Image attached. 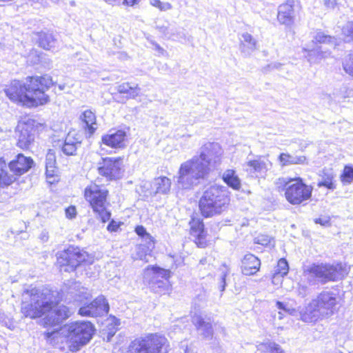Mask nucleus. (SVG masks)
I'll return each mask as SVG.
<instances>
[{"label": "nucleus", "instance_id": "f3484780", "mask_svg": "<svg viewBox=\"0 0 353 353\" xmlns=\"http://www.w3.org/2000/svg\"><path fill=\"white\" fill-rule=\"evenodd\" d=\"M192 323L196 327L199 335L205 339H212L214 330L212 327V319L203 315H194L192 317Z\"/></svg>", "mask_w": 353, "mask_h": 353}, {"label": "nucleus", "instance_id": "0e129e2a", "mask_svg": "<svg viewBox=\"0 0 353 353\" xmlns=\"http://www.w3.org/2000/svg\"><path fill=\"white\" fill-rule=\"evenodd\" d=\"M207 263V259L204 258L200 260L199 265H205Z\"/></svg>", "mask_w": 353, "mask_h": 353}, {"label": "nucleus", "instance_id": "8fccbe9b", "mask_svg": "<svg viewBox=\"0 0 353 353\" xmlns=\"http://www.w3.org/2000/svg\"><path fill=\"white\" fill-rule=\"evenodd\" d=\"M223 267L225 268V270L222 271V274L220 277V283H219V289L221 292H223L225 289V287H226L225 279H226V276H227V275L228 274V271H229V270L225 265H223Z\"/></svg>", "mask_w": 353, "mask_h": 353}, {"label": "nucleus", "instance_id": "09e8293b", "mask_svg": "<svg viewBox=\"0 0 353 353\" xmlns=\"http://www.w3.org/2000/svg\"><path fill=\"white\" fill-rule=\"evenodd\" d=\"M296 293L300 297L305 298L310 294V289L305 285L299 284Z\"/></svg>", "mask_w": 353, "mask_h": 353}, {"label": "nucleus", "instance_id": "c03bdc74", "mask_svg": "<svg viewBox=\"0 0 353 353\" xmlns=\"http://www.w3.org/2000/svg\"><path fill=\"white\" fill-rule=\"evenodd\" d=\"M343 68L347 74L353 76V59L350 54L343 61Z\"/></svg>", "mask_w": 353, "mask_h": 353}, {"label": "nucleus", "instance_id": "5701e85b", "mask_svg": "<svg viewBox=\"0 0 353 353\" xmlns=\"http://www.w3.org/2000/svg\"><path fill=\"white\" fill-rule=\"evenodd\" d=\"M81 146V140L79 137H74L69 133L65 137L61 146V151L67 156L77 154V150Z\"/></svg>", "mask_w": 353, "mask_h": 353}, {"label": "nucleus", "instance_id": "473e14b6", "mask_svg": "<svg viewBox=\"0 0 353 353\" xmlns=\"http://www.w3.org/2000/svg\"><path fill=\"white\" fill-rule=\"evenodd\" d=\"M304 50L307 51V57L310 63H316L322 59L328 57L331 54L329 50H323L322 47L308 50L304 48Z\"/></svg>", "mask_w": 353, "mask_h": 353}, {"label": "nucleus", "instance_id": "774afa93", "mask_svg": "<svg viewBox=\"0 0 353 353\" xmlns=\"http://www.w3.org/2000/svg\"><path fill=\"white\" fill-rule=\"evenodd\" d=\"M64 88H65V85H64V84H63V85H59V89L60 90H64Z\"/></svg>", "mask_w": 353, "mask_h": 353}, {"label": "nucleus", "instance_id": "2f4dec72", "mask_svg": "<svg viewBox=\"0 0 353 353\" xmlns=\"http://www.w3.org/2000/svg\"><path fill=\"white\" fill-rule=\"evenodd\" d=\"M279 160L282 166L307 163V159L305 156L291 155L288 153H281L279 157Z\"/></svg>", "mask_w": 353, "mask_h": 353}, {"label": "nucleus", "instance_id": "423d86ee", "mask_svg": "<svg viewBox=\"0 0 353 353\" xmlns=\"http://www.w3.org/2000/svg\"><path fill=\"white\" fill-rule=\"evenodd\" d=\"M275 185L279 191L285 192L286 200L292 205H300L310 199L313 188L305 184L301 177H280Z\"/></svg>", "mask_w": 353, "mask_h": 353}, {"label": "nucleus", "instance_id": "ea45409f", "mask_svg": "<svg viewBox=\"0 0 353 353\" xmlns=\"http://www.w3.org/2000/svg\"><path fill=\"white\" fill-rule=\"evenodd\" d=\"M135 232L141 238V242H155L154 239L146 231L143 225H137Z\"/></svg>", "mask_w": 353, "mask_h": 353}, {"label": "nucleus", "instance_id": "49530a36", "mask_svg": "<svg viewBox=\"0 0 353 353\" xmlns=\"http://www.w3.org/2000/svg\"><path fill=\"white\" fill-rule=\"evenodd\" d=\"M277 343L275 342H272L270 341H267L265 342L261 343L257 345L258 350L261 352H272V350L275 347Z\"/></svg>", "mask_w": 353, "mask_h": 353}, {"label": "nucleus", "instance_id": "4be33fe9", "mask_svg": "<svg viewBox=\"0 0 353 353\" xmlns=\"http://www.w3.org/2000/svg\"><path fill=\"white\" fill-rule=\"evenodd\" d=\"M260 260L252 254H247L242 260L241 270L245 275H254L260 268Z\"/></svg>", "mask_w": 353, "mask_h": 353}, {"label": "nucleus", "instance_id": "13d9d810", "mask_svg": "<svg viewBox=\"0 0 353 353\" xmlns=\"http://www.w3.org/2000/svg\"><path fill=\"white\" fill-rule=\"evenodd\" d=\"M271 353H285V352L279 344H276V345L272 350Z\"/></svg>", "mask_w": 353, "mask_h": 353}, {"label": "nucleus", "instance_id": "de8ad7c7", "mask_svg": "<svg viewBox=\"0 0 353 353\" xmlns=\"http://www.w3.org/2000/svg\"><path fill=\"white\" fill-rule=\"evenodd\" d=\"M150 3L153 6L158 8L161 11H166L172 9V5L170 3H163L161 2L160 0H150Z\"/></svg>", "mask_w": 353, "mask_h": 353}, {"label": "nucleus", "instance_id": "412c9836", "mask_svg": "<svg viewBox=\"0 0 353 353\" xmlns=\"http://www.w3.org/2000/svg\"><path fill=\"white\" fill-rule=\"evenodd\" d=\"M126 138V133L124 130H118L110 131L108 134L102 137L103 143L112 148H122Z\"/></svg>", "mask_w": 353, "mask_h": 353}, {"label": "nucleus", "instance_id": "e2e57ef3", "mask_svg": "<svg viewBox=\"0 0 353 353\" xmlns=\"http://www.w3.org/2000/svg\"><path fill=\"white\" fill-rule=\"evenodd\" d=\"M281 66V64L280 63H274L269 65L270 68H276V69H278Z\"/></svg>", "mask_w": 353, "mask_h": 353}, {"label": "nucleus", "instance_id": "cd10ccee", "mask_svg": "<svg viewBox=\"0 0 353 353\" xmlns=\"http://www.w3.org/2000/svg\"><path fill=\"white\" fill-rule=\"evenodd\" d=\"M240 49L245 56L250 55L256 48V40L249 33L245 32L240 38Z\"/></svg>", "mask_w": 353, "mask_h": 353}, {"label": "nucleus", "instance_id": "864d4df0", "mask_svg": "<svg viewBox=\"0 0 353 353\" xmlns=\"http://www.w3.org/2000/svg\"><path fill=\"white\" fill-rule=\"evenodd\" d=\"M39 239L43 242V243H46L48 241L49 239V232L48 231H47V230L44 229L43 230L39 236Z\"/></svg>", "mask_w": 353, "mask_h": 353}, {"label": "nucleus", "instance_id": "b1692460", "mask_svg": "<svg viewBox=\"0 0 353 353\" xmlns=\"http://www.w3.org/2000/svg\"><path fill=\"white\" fill-rule=\"evenodd\" d=\"M298 315L300 316L303 321L306 323L316 321L318 319L321 317V314L319 313L318 309L312 300L305 308L298 311Z\"/></svg>", "mask_w": 353, "mask_h": 353}, {"label": "nucleus", "instance_id": "1a4fd4ad", "mask_svg": "<svg viewBox=\"0 0 353 353\" xmlns=\"http://www.w3.org/2000/svg\"><path fill=\"white\" fill-rule=\"evenodd\" d=\"M168 340L158 334H150L144 338L137 339L131 343V353H167Z\"/></svg>", "mask_w": 353, "mask_h": 353}, {"label": "nucleus", "instance_id": "ddd939ff", "mask_svg": "<svg viewBox=\"0 0 353 353\" xmlns=\"http://www.w3.org/2000/svg\"><path fill=\"white\" fill-rule=\"evenodd\" d=\"M97 171L99 175L107 181H114L122 177L123 159L121 157H102L97 163Z\"/></svg>", "mask_w": 353, "mask_h": 353}, {"label": "nucleus", "instance_id": "37998d69", "mask_svg": "<svg viewBox=\"0 0 353 353\" xmlns=\"http://www.w3.org/2000/svg\"><path fill=\"white\" fill-rule=\"evenodd\" d=\"M332 180L333 176L332 175H325V176L323 177L321 181H319L317 185L319 188L325 187L329 190H334L336 187Z\"/></svg>", "mask_w": 353, "mask_h": 353}, {"label": "nucleus", "instance_id": "052dcab7", "mask_svg": "<svg viewBox=\"0 0 353 353\" xmlns=\"http://www.w3.org/2000/svg\"><path fill=\"white\" fill-rule=\"evenodd\" d=\"M103 1L110 5H115V4L122 3V0H103Z\"/></svg>", "mask_w": 353, "mask_h": 353}, {"label": "nucleus", "instance_id": "aec40b11", "mask_svg": "<svg viewBox=\"0 0 353 353\" xmlns=\"http://www.w3.org/2000/svg\"><path fill=\"white\" fill-rule=\"evenodd\" d=\"M294 6V0H288L279 6L277 19L281 24L290 26L294 22L295 17Z\"/></svg>", "mask_w": 353, "mask_h": 353}, {"label": "nucleus", "instance_id": "a211bd4d", "mask_svg": "<svg viewBox=\"0 0 353 353\" xmlns=\"http://www.w3.org/2000/svg\"><path fill=\"white\" fill-rule=\"evenodd\" d=\"M8 165L11 172L17 176H21L30 170L34 165V161L31 157H26L23 154H19Z\"/></svg>", "mask_w": 353, "mask_h": 353}, {"label": "nucleus", "instance_id": "338daca9", "mask_svg": "<svg viewBox=\"0 0 353 353\" xmlns=\"http://www.w3.org/2000/svg\"><path fill=\"white\" fill-rule=\"evenodd\" d=\"M280 277H281V275H279L278 277L275 279V281H274L275 282L273 283L274 284H277L279 283V281Z\"/></svg>", "mask_w": 353, "mask_h": 353}, {"label": "nucleus", "instance_id": "a19ab883", "mask_svg": "<svg viewBox=\"0 0 353 353\" xmlns=\"http://www.w3.org/2000/svg\"><path fill=\"white\" fill-rule=\"evenodd\" d=\"M342 34L345 43L351 42L353 40V22H348L343 27Z\"/></svg>", "mask_w": 353, "mask_h": 353}, {"label": "nucleus", "instance_id": "a878e982", "mask_svg": "<svg viewBox=\"0 0 353 353\" xmlns=\"http://www.w3.org/2000/svg\"><path fill=\"white\" fill-rule=\"evenodd\" d=\"M9 165L7 166L5 161L0 159V186H8L17 180L18 176L13 172L10 173Z\"/></svg>", "mask_w": 353, "mask_h": 353}, {"label": "nucleus", "instance_id": "f257e3e1", "mask_svg": "<svg viewBox=\"0 0 353 353\" xmlns=\"http://www.w3.org/2000/svg\"><path fill=\"white\" fill-rule=\"evenodd\" d=\"M21 296V312L26 317L34 319L47 313L44 318L45 323L55 326L70 316L66 306L58 305L62 296L57 290L30 288L25 289Z\"/></svg>", "mask_w": 353, "mask_h": 353}, {"label": "nucleus", "instance_id": "4468645a", "mask_svg": "<svg viewBox=\"0 0 353 353\" xmlns=\"http://www.w3.org/2000/svg\"><path fill=\"white\" fill-rule=\"evenodd\" d=\"M321 318L332 315L336 310V294L331 292H322L316 299H312Z\"/></svg>", "mask_w": 353, "mask_h": 353}, {"label": "nucleus", "instance_id": "7ed1b4c3", "mask_svg": "<svg viewBox=\"0 0 353 353\" xmlns=\"http://www.w3.org/2000/svg\"><path fill=\"white\" fill-rule=\"evenodd\" d=\"M52 85V80L47 75L28 77L26 82L12 81L5 92L13 102L28 107L37 106L48 101L49 97L45 92Z\"/></svg>", "mask_w": 353, "mask_h": 353}, {"label": "nucleus", "instance_id": "2eb2a0df", "mask_svg": "<svg viewBox=\"0 0 353 353\" xmlns=\"http://www.w3.org/2000/svg\"><path fill=\"white\" fill-rule=\"evenodd\" d=\"M271 165V162L267 158L257 157L255 159L245 162L243 164V169L248 174L258 177L264 176Z\"/></svg>", "mask_w": 353, "mask_h": 353}, {"label": "nucleus", "instance_id": "f8f14e48", "mask_svg": "<svg viewBox=\"0 0 353 353\" xmlns=\"http://www.w3.org/2000/svg\"><path fill=\"white\" fill-rule=\"evenodd\" d=\"M304 275L307 276L310 283L316 281L326 283L341 278L342 272L336 267L330 264H312L304 270Z\"/></svg>", "mask_w": 353, "mask_h": 353}, {"label": "nucleus", "instance_id": "58836bf2", "mask_svg": "<svg viewBox=\"0 0 353 353\" xmlns=\"http://www.w3.org/2000/svg\"><path fill=\"white\" fill-rule=\"evenodd\" d=\"M341 180L343 185L350 184L353 181V166L345 165L341 175Z\"/></svg>", "mask_w": 353, "mask_h": 353}, {"label": "nucleus", "instance_id": "4c0bfd02", "mask_svg": "<svg viewBox=\"0 0 353 353\" xmlns=\"http://www.w3.org/2000/svg\"><path fill=\"white\" fill-rule=\"evenodd\" d=\"M314 39L316 42L319 43H328L331 45L333 48H335L337 46L336 39L330 35L325 34L322 32H317Z\"/></svg>", "mask_w": 353, "mask_h": 353}, {"label": "nucleus", "instance_id": "6e6552de", "mask_svg": "<svg viewBox=\"0 0 353 353\" xmlns=\"http://www.w3.org/2000/svg\"><path fill=\"white\" fill-rule=\"evenodd\" d=\"M108 194L106 188L96 183L90 184L84 190L85 199L103 223L107 222L111 217V212L105 207Z\"/></svg>", "mask_w": 353, "mask_h": 353}, {"label": "nucleus", "instance_id": "c9c22d12", "mask_svg": "<svg viewBox=\"0 0 353 353\" xmlns=\"http://www.w3.org/2000/svg\"><path fill=\"white\" fill-rule=\"evenodd\" d=\"M276 305L279 310L281 311L278 313V318L279 319H282L284 315L290 314L291 316H298V310L295 308L290 306L288 304L285 303L281 301H276Z\"/></svg>", "mask_w": 353, "mask_h": 353}, {"label": "nucleus", "instance_id": "f03ea898", "mask_svg": "<svg viewBox=\"0 0 353 353\" xmlns=\"http://www.w3.org/2000/svg\"><path fill=\"white\" fill-rule=\"evenodd\" d=\"M222 154V148L218 143L203 144L196 155L181 164L178 185L183 189H190L208 180L210 174L220 166Z\"/></svg>", "mask_w": 353, "mask_h": 353}, {"label": "nucleus", "instance_id": "69168bd1", "mask_svg": "<svg viewBox=\"0 0 353 353\" xmlns=\"http://www.w3.org/2000/svg\"><path fill=\"white\" fill-rule=\"evenodd\" d=\"M54 334V332H48L46 333V335L47 338H50Z\"/></svg>", "mask_w": 353, "mask_h": 353}, {"label": "nucleus", "instance_id": "393cba45", "mask_svg": "<svg viewBox=\"0 0 353 353\" xmlns=\"http://www.w3.org/2000/svg\"><path fill=\"white\" fill-rule=\"evenodd\" d=\"M81 119L83 121V128L86 134L90 137L94 133L97 128L95 114L91 110H87L81 115Z\"/></svg>", "mask_w": 353, "mask_h": 353}, {"label": "nucleus", "instance_id": "7c9ffc66", "mask_svg": "<svg viewBox=\"0 0 353 353\" xmlns=\"http://www.w3.org/2000/svg\"><path fill=\"white\" fill-rule=\"evenodd\" d=\"M223 181L231 188L238 190L241 187V181L234 170H226L222 176Z\"/></svg>", "mask_w": 353, "mask_h": 353}, {"label": "nucleus", "instance_id": "6e6d98bb", "mask_svg": "<svg viewBox=\"0 0 353 353\" xmlns=\"http://www.w3.org/2000/svg\"><path fill=\"white\" fill-rule=\"evenodd\" d=\"M323 3L327 9H334L336 5V0H323Z\"/></svg>", "mask_w": 353, "mask_h": 353}, {"label": "nucleus", "instance_id": "20e7f679", "mask_svg": "<svg viewBox=\"0 0 353 353\" xmlns=\"http://www.w3.org/2000/svg\"><path fill=\"white\" fill-rule=\"evenodd\" d=\"M65 299L68 302H77L83 304L79 310V314L85 316H97L106 314L109 311V305L103 296H99L93 301L87 303L89 298L88 290L80 283H72L65 290Z\"/></svg>", "mask_w": 353, "mask_h": 353}, {"label": "nucleus", "instance_id": "3c124183", "mask_svg": "<svg viewBox=\"0 0 353 353\" xmlns=\"http://www.w3.org/2000/svg\"><path fill=\"white\" fill-rule=\"evenodd\" d=\"M121 224V222L117 223L114 220H111L109 224L108 225L107 230L110 232H117Z\"/></svg>", "mask_w": 353, "mask_h": 353}, {"label": "nucleus", "instance_id": "603ef678", "mask_svg": "<svg viewBox=\"0 0 353 353\" xmlns=\"http://www.w3.org/2000/svg\"><path fill=\"white\" fill-rule=\"evenodd\" d=\"M77 210L76 208L73 205H71L65 209V216L67 218L73 219L76 216Z\"/></svg>", "mask_w": 353, "mask_h": 353}, {"label": "nucleus", "instance_id": "a18cd8bd", "mask_svg": "<svg viewBox=\"0 0 353 353\" xmlns=\"http://www.w3.org/2000/svg\"><path fill=\"white\" fill-rule=\"evenodd\" d=\"M273 239L268 234H261L254 239V243L264 246L270 245Z\"/></svg>", "mask_w": 353, "mask_h": 353}, {"label": "nucleus", "instance_id": "0eeeda50", "mask_svg": "<svg viewBox=\"0 0 353 353\" xmlns=\"http://www.w3.org/2000/svg\"><path fill=\"white\" fill-rule=\"evenodd\" d=\"M61 330L70 342L72 350H79L90 341L95 328L89 321H74L65 325Z\"/></svg>", "mask_w": 353, "mask_h": 353}, {"label": "nucleus", "instance_id": "5fc2aeb1", "mask_svg": "<svg viewBox=\"0 0 353 353\" xmlns=\"http://www.w3.org/2000/svg\"><path fill=\"white\" fill-rule=\"evenodd\" d=\"M314 222L323 226H327L330 225V220L326 217L316 219L314 220Z\"/></svg>", "mask_w": 353, "mask_h": 353}, {"label": "nucleus", "instance_id": "c756f323", "mask_svg": "<svg viewBox=\"0 0 353 353\" xmlns=\"http://www.w3.org/2000/svg\"><path fill=\"white\" fill-rule=\"evenodd\" d=\"M38 43L42 48L50 50L56 48L57 41L52 33L40 32L38 33Z\"/></svg>", "mask_w": 353, "mask_h": 353}, {"label": "nucleus", "instance_id": "c85d7f7f", "mask_svg": "<svg viewBox=\"0 0 353 353\" xmlns=\"http://www.w3.org/2000/svg\"><path fill=\"white\" fill-rule=\"evenodd\" d=\"M155 242H141L135 249L134 258L148 262L147 257L150 256L152 251L154 248Z\"/></svg>", "mask_w": 353, "mask_h": 353}, {"label": "nucleus", "instance_id": "e433bc0d", "mask_svg": "<svg viewBox=\"0 0 353 353\" xmlns=\"http://www.w3.org/2000/svg\"><path fill=\"white\" fill-rule=\"evenodd\" d=\"M289 265L287 260L285 259H281L278 261L276 270L272 276V283H274L275 279L278 277L279 275L283 277L288 273Z\"/></svg>", "mask_w": 353, "mask_h": 353}, {"label": "nucleus", "instance_id": "79ce46f5", "mask_svg": "<svg viewBox=\"0 0 353 353\" xmlns=\"http://www.w3.org/2000/svg\"><path fill=\"white\" fill-rule=\"evenodd\" d=\"M0 324L13 330L15 327L14 322L12 318L8 316L3 312L0 310Z\"/></svg>", "mask_w": 353, "mask_h": 353}, {"label": "nucleus", "instance_id": "9b49d317", "mask_svg": "<svg viewBox=\"0 0 353 353\" xmlns=\"http://www.w3.org/2000/svg\"><path fill=\"white\" fill-rule=\"evenodd\" d=\"M88 252L78 247L70 246L67 249L57 253V263L61 271L71 272L82 263L87 261Z\"/></svg>", "mask_w": 353, "mask_h": 353}, {"label": "nucleus", "instance_id": "6ab92c4d", "mask_svg": "<svg viewBox=\"0 0 353 353\" xmlns=\"http://www.w3.org/2000/svg\"><path fill=\"white\" fill-rule=\"evenodd\" d=\"M190 234L195 239V243L200 248L207 245V232L205 230L203 221L199 218L192 217L190 221Z\"/></svg>", "mask_w": 353, "mask_h": 353}, {"label": "nucleus", "instance_id": "9d476101", "mask_svg": "<svg viewBox=\"0 0 353 353\" xmlns=\"http://www.w3.org/2000/svg\"><path fill=\"white\" fill-rule=\"evenodd\" d=\"M170 271L158 266H148L145 269L143 279L150 290L157 294H164L170 289Z\"/></svg>", "mask_w": 353, "mask_h": 353}, {"label": "nucleus", "instance_id": "bb28decb", "mask_svg": "<svg viewBox=\"0 0 353 353\" xmlns=\"http://www.w3.org/2000/svg\"><path fill=\"white\" fill-rule=\"evenodd\" d=\"M151 187L155 194H167L170 190L171 180L166 176L155 178Z\"/></svg>", "mask_w": 353, "mask_h": 353}, {"label": "nucleus", "instance_id": "72a5a7b5", "mask_svg": "<svg viewBox=\"0 0 353 353\" xmlns=\"http://www.w3.org/2000/svg\"><path fill=\"white\" fill-rule=\"evenodd\" d=\"M55 153L50 150L46 157V174L48 179L53 177L57 172Z\"/></svg>", "mask_w": 353, "mask_h": 353}, {"label": "nucleus", "instance_id": "dca6fc26", "mask_svg": "<svg viewBox=\"0 0 353 353\" xmlns=\"http://www.w3.org/2000/svg\"><path fill=\"white\" fill-rule=\"evenodd\" d=\"M17 145L22 149H28L34 140L36 129L31 123H23L17 125Z\"/></svg>", "mask_w": 353, "mask_h": 353}, {"label": "nucleus", "instance_id": "680f3d73", "mask_svg": "<svg viewBox=\"0 0 353 353\" xmlns=\"http://www.w3.org/2000/svg\"><path fill=\"white\" fill-rule=\"evenodd\" d=\"M153 45L154 46L155 50H157L159 52L163 54L164 52V50L157 43H153Z\"/></svg>", "mask_w": 353, "mask_h": 353}, {"label": "nucleus", "instance_id": "bf43d9fd", "mask_svg": "<svg viewBox=\"0 0 353 353\" xmlns=\"http://www.w3.org/2000/svg\"><path fill=\"white\" fill-rule=\"evenodd\" d=\"M157 28L159 29V32L164 34L165 35L168 34V28L166 26H157Z\"/></svg>", "mask_w": 353, "mask_h": 353}, {"label": "nucleus", "instance_id": "f704fd0d", "mask_svg": "<svg viewBox=\"0 0 353 353\" xmlns=\"http://www.w3.org/2000/svg\"><path fill=\"white\" fill-rule=\"evenodd\" d=\"M141 88L136 85L131 86L129 83H123L117 86V91L121 94H126L129 98L134 99L139 94Z\"/></svg>", "mask_w": 353, "mask_h": 353}, {"label": "nucleus", "instance_id": "39448f33", "mask_svg": "<svg viewBox=\"0 0 353 353\" xmlns=\"http://www.w3.org/2000/svg\"><path fill=\"white\" fill-rule=\"evenodd\" d=\"M228 201L226 188L215 184L208 188L200 198L199 210L205 218L219 215L225 210Z\"/></svg>", "mask_w": 353, "mask_h": 353}, {"label": "nucleus", "instance_id": "4d7b16f0", "mask_svg": "<svg viewBox=\"0 0 353 353\" xmlns=\"http://www.w3.org/2000/svg\"><path fill=\"white\" fill-rule=\"evenodd\" d=\"M140 0H122V4L133 6L137 4Z\"/></svg>", "mask_w": 353, "mask_h": 353}]
</instances>
